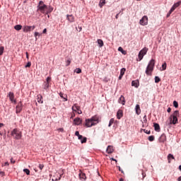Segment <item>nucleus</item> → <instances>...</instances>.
I'll return each mask as SVG.
<instances>
[{
	"label": "nucleus",
	"mask_w": 181,
	"mask_h": 181,
	"mask_svg": "<svg viewBox=\"0 0 181 181\" xmlns=\"http://www.w3.org/2000/svg\"><path fill=\"white\" fill-rule=\"evenodd\" d=\"M23 172L25 173H26V175H30V170H29V169H28V168L23 169Z\"/></svg>",
	"instance_id": "32"
},
{
	"label": "nucleus",
	"mask_w": 181,
	"mask_h": 181,
	"mask_svg": "<svg viewBox=\"0 0 181 181\" xmlns=\"http://www.w3.org/2000/svg\"><path fill=\"white\" fill-rule=\"evenodd\" d=\"M39 168H40V170H42L43 169V168H45V165H43V164H40V165H39Z\"/></svg>",
	"instance_id": "47"
},
{
	"label": "nucleus",
	"mask_w": 181,
	"mask_h": 181,
	"mask_svg": "<svg viewBox=\"0 0 181 181\" xmlns=\"http://www.w3.org/2000/svg\"><path fill=\"white\" fill-rule=\"evenodd\" d=\"M14 29L16 30H22V25H16L14 26Z\"/></svg>",
	"instance_id": "26"
},
{
	"label": "nucleus",
	"mask_w": 181,
	"mask_h": 181,
	"mask_svg": "<svg viewBox=\"0 0 181 181\" xmlns=\"http://www.w3.org/2000/svg\"><path fill=\"white\" fill-rule=\"evenodd\" d=\"M79 177H80V179H83V180H86V174L83 173H81L79 174Z\"/></svg>",
	"instance_id": "29"
},
{
	"label": "nucleus",
	"mask_w": 181,
	"mask_h": 181,
	"mask_svg": "<svg viewBox=\"0 0 181 181\" xmlns=\"http://www.w3.org/2000/svg\"><path fill=\"white\" fill-rule=\"evenodd\" d=\"M177 181H181V176L178 177Z\"/></svg>",
	"instance_id": "63"
},
{
	"label": "nucleus",
	"mask_w": 181,
	"mask_h": 181,
	"mask_svg": "<svg viewBox=\"0 0 181 181\" xmlns=\"http://www.w3.org/2000/svg\"><path fill=\"white\" fill-rule=\"evenodd\" d=\"M119 104H122V105H125V98L124 95H121L119 99Z\"/></svg>",
	"instance_id": "17"
},
{
	"label": "nucleus",
	"mask_w": 181,
	"mask_h": 181,
	"mask_svg": "<svg viewBox=\"0 0 181 181\" xmlns=\"http://www.w3.org/2000/svg\"><path fill=\"white\" fill-rule=\"evenodd\" d=\"M4 166H9V163L8 162H6L4 165Z\"/></svg>",
	"instance_id": "57"
},
{
	"label": "nucleus",
	"mask_w": 181,
	"mask_h": 181,
	"mask_svg": "<svg viewBox=\"0 0 181 181\" xmlns=\"http://www.w3.org/2000/svg\"><path fill=\"white\" fill-rule=\"evenodd\" d=\"M26 54V58L28 59V60H29V53L25 52Z\"/></svg>",
	"instance_id": "58"
},
{
	"label": "nucleus",
	"mask_w": 181,
	"mask_h": 181,
	"mask_svg": "<svg viewBox=\"0 0 181 181\" xmlns=\"http://www.w3.org/2000/svg\"><path fill=\"white\" fill-rule=\"evenodd\" d=\"M32 66V62H28L27 64L25 66V69H28V67H30Z\"/></svg>",
	"instance_id": "42"
},
{
	"label": "nucleus",
	"mask_w": 181,
	"mask_h": 181,
	"mask_svg": "<svg viewBox=\"0 0 181 181\" xmlns=\"http://www.w3.org/2000/svg\"><path fill=\"white\" fill-rule=\"evenodd\" d=\"M83 136L81 135H80L79 136H78V139H79V141H82L83 139Z\"/></svg>",
	"instance_id": "54"
},
{
	"label": "nucleus",
	"mask_w": 181,
	"mask_h": 181,
	"mask_svg": "<svg viewBox=\"0 0 181 181\" xmlns=\"http://www.w3.org/2000/svg\"><path fill=\"white\" fill-rule=\"evenodd\" d=\"M51 12H53V7H52L51 6H49V8H48V11H47V13H50Z\"/></svg>",
	"instance_id": "43"
},
{
	"label": "nucleus",
	"mask_w": 181,
	"mask_h": 181,
	"mask_svg": "<svg viewBox=\"0 0 181 181\" xmlns=\"http://www.w3.org/2000/svg\"><path fill=\"white\" fill-rule=\"evenodd\" d=\"M140 25L142 26H146L148 25V16H144L139 21Z\"/></svg>",
	"instance_id": "7"
},
{
	"label": "nucleus",
	"mask_w": 181,
	"mask_h": 181,
	"mask_svg": "<svg viewBox=\"0 0 181 181\" xmlns=\"http://www.w3.org/2000/svg\"><path fill=\"white\" fill-rule=\"evenodd\" d=\"M181 5V1L177 2V3H175L173 4V6H172L171 9H173V11H175V9H176V8H179V6H180Z\"/></svg>",
	"instance_id": "13"
},
{
	"label": "nucleus",
	"mask_w": 181,
	"mask_h": 181,
	"mask_svg": "<svg viewBox=\"0 0 181 181\" xmlns=\"http://www.w3.org/2000/svg\"><path fill=\"white\" fill-rule=\"evenodd\" d=\"M166 141V135L162 134L160 138H159V141L160 142H165Z\"/></svg>",
	"instance_id": "21"
},
{
	"label": "nucleus",
	"mask_w": 181,
	"mask_h": 181,
	"mask_svg": "<svg viewBox=\"0 0 181 181\" xmlns=\"http://www.w3.org/2000/svg\"><path fill=\"white\" fill-rule=\"evenodd\" d=\"M98 122H100V117L98 115H95L90 119H86L85 126H86L87 128H91V127L97 125Z\"/></svg>",
	"instance_id": "1"
},
{
	"label": "nucleus",
	"mask_w": 181,
	"mask_h": 181,
	"mask_svg": "<svg viewBox=\"0 0 181 181\" xmlns=\"http://www.w3.org/2000/svg\"><path fill=\"white\" fill-rule=\"evenodd\" d=\"M37 8V11H40L41 13H45L46 12V9H47V6H46V4H43L42 6H38Z\"/></svg>",
	"instance_id": "8"
},
{
	"label": "nucleus",
	"mask_w": 181,
	"mask_h": 181,
	"mask_svg": "<svg viewBox=\"0 0 181 181\" xmlns=\"http://www.w3.org/2000/svg\"><path fill=\"white\" fill-rule=\"evenodd\" d=\"M171 159H175V156H173V155H172L171 153L168 154V163H170V160Z\"/></svg>",
	"instance_id": "25"
},
{
	"label": "nucleus",
	"mask_w": 181,
	"mask_h": 181,
	"mask_svg": "<svg viewBox=\"0 0 181 181\" xmlns=\"http://www.w3.org/2000/svg\"><path fill=\"white\" fill-rule=\"evenodd\" d=\"M58 131H59V132H64V129H63V128H59V129H58Z\"/></svg>",
	"instance_id": "50"
},
{
	"label": "nucleus",
	"mask_w": 181,
	"mask_h": 181,
	"mask_svg": "<svg viewBox=\"0 0 181 181\" xmlns=\"http://www.w3.org/2000/svg\"><path fill=\"white\" fill-rule=\"evenodd\" d=\"M180 116V114L179 113V110H175L173 115L170 117V122L168 123V125H176L178 122L177 117Z\"/></svg>",
	"instance_id": "2"
},
{
	"label": "nucleus",
	"mask_w": 181,
	"mask_h": 181,
	"mask_svg": "<svg viewBox=\"0 0 181 181\" xmlns=\"http://www.w3.org/2000/svg\"><path fill=\"white\" fill-rule=\"evenodd\" d=\"M106 151L107 153H112L114 152V147H112V146H108Z\"/></svg>",
	"instance_id": "16"
},
{
	"label": "nucleus",
	"mask_w": 181,
	"mask_h": 181,
	"mask_svg": "<svg viewBox=\"0 0 181 181\" xmlns=\"http://www.w3.org/2000/svg\"><path fill=\"white\" fill-rule=\"evenodd\" d=\"M77 30H78V32H81V30H83V28L78 26Z\"/></svg>",
	"instance_id": "52"
},
{
	"label": "nucleus",
	"mask_w": 181,
	"mask_h": 181,
	"mask_svg": "<svg viewBox=\"0 0 181 181\" xmlns=\"http://www.w3.org/2000/svg\"><path fill=\"white\" fill-rule=\"evenodd\" d=\"M23 30L25 33H28V32H30V30H32V28L30 25H25L23 28Z\"/></svg>",
	"instance_id": "11"
},
{
	"label": "nucleus",
	"mask_w": 181,
	"mask_h": 181,
	"mask_svg": "<svg viewBox=\"0 0 181 181\" xmlns=\"http://www.w3.org/2000/svg\"><path fill=\"white\" fill-rule=\"evenodd\" d=\"M46 32H47V30L46 28H45L42 31V33H46Z\"/></svg>",
	"instance_id": "62"
},
{
	"label": "nucleus",
	"mask_w": 181,
	"mask_h": 181,
	"mask_svg": "<svg viewBox=\"0 0 181 181\" xmlns=\"http://www.w3.org/2000/svg\"><path fill=\"white\" fill-rule=\"evenodd\" d=\"M173 105L175 108H177V107H179V103H177L176 100H174Z\"/></svg>",
	"instance_id": "40"
},
{
	"label": "nucleus",
	"mask_w": 181,
	"mask_h": 181,
	"mask_svg": "<svg viewBox=\"0 0 181 181\" xmlns=\"http://www.w3.org/2000/svg\"><path fill=\"white\" fill-rule=\"evenodd\" d=\"M132 86L133 87H136V88H138V87L139 86V81H132Z\"/></svg>",
	"instance_id": "20"
},
{
	"label": "nucleus",
	"mask_w": 181,
	"mask_h": 181,
	"mask_svg": "<svg viewBox=\"0 0 181 181\" xmlns=\"http://www.w3.org/2000/svg\"><path fill=\"white\" fill-rule=\"evenodd\" d=\"M162 69L163 70H165L166 69V63L163 64Z\"/></svg>",
	"instance_id": "48"
},
{
	"label": "nucleus",
	"mask_w": 181,
	"mask_h": 181,
	"mask_svg": "<svg viewBox=\"0 0 181 181\" xmlns=\"http://www.w3.org/2000/svg\"><path fill=\"white\" fill-rule=\"evenodd\" d=\"M144 121H146V115H144Z\"/></svg>",
	"instance_id": "64"
},
{
	"label": "nucleus",
	"mask_w": 181,
	"mask_h": 181,
	"mask_svg": "<svg viewBox=\"0 0 181 181\" xmlns=\"http://www.w3.org/2000/svg\"><path fill=\"white\" fill-rule=\"evenodd\" d=\"M45 90H47L49 88V82H44L43 83Z\"/></svg>",
	"instance_id": "30"
},
{
	"label": "nucleus",
	"mask_w": 181,
	"mask_h": 181,
	"mask_svg": "<svg viewBox=\"0 0 181 181\" xmlns=\"http://www.w3.org/2000/svg\"><path fill=\"white\" fill-rule=\"evenodd\" d=\"M37 36H40V34L37 32L35 33V40H37Z\"/></svg>",
	"instance_id": "44"
},
{
	"label": "nucleus",
	"mask_w": 181,
	"mask_h": 181,
	"mask_svg": "<svg viewBox=\"0 0 181 181\" xmlns=\"http://www.w3.org/2000/svg\"><path fill=\"white\" fill-rule=\"evenodd\" d=\"M98 45H99V47H103V46H104V42L103 41V40H98Z\"/></svg>",
	"instance_id": "24"
},
{
	"label": "nucleus",
	"mask_w": 181,
	"mask_h": 181,
	"mask_svg": "<svg viewBox=\"0 0 181 181\" xmlns=\"http://www.w3.org/2000/svg\"><path fill=\"white\" fill-rule=\"evenodd\" d=\"M11 135L13 139L19 140L22 138V132L18 129H14L12 130Z\"/></svg>",
	"instance_id": "4"
},
{
	"label": "nucleus",
	"mask_w": 181,
	"mask_h": 181,
	"mask_svg": "<svg viewBox=\"0 0 181 181\" xmlns=\"http://www.w3.org/2000/svg\"><path fill=\"white\" fill-rule=\"evenodd\" d=\"M127 71V69L125 68H122L120 71V74L121 76H124V74H125V71Z\"/></svg>",
	"instance_id": "33"
},
{
	"label": "nucleus",
	"mask_w": 181,
	"mask_h": 181,
	"mask_svg": "<svg viewBox=\"0 0 181 181\" xmlns=\"http://www.w3.org/2000/svg\"><path fill=\"white\" fill-rule=\"evenodd\" d=\"M148 141H150V142H152V141H155V136H148Z\"/></svg>",
	"instance_id": "35"
},
{
	"label": "nucleus",
	"mask_w": 181,
	"mask_h": 181,
	"mask_svg": "<svg viewBox=\"0 0 181 181\" xmlns=\"http://www.w3.org/2000/svg\"><path fill=\"white\" fill-rule=\"evenodd\" d=\"M119 13H121V12H119V13H117V14L116 15V16H115V18H116V19H118V16H119Z\"/></svg>",
	"instance_id": "61"
},
{
	"label": "nucleus",
	"mask_w": 181,
	"mask_h": 181,
	"mask_svg": "<svg viewBox=\"0 0 181 181\" xmlns=\"http://www.w3.org/2000/svg\"><path fill=\"white\" fill-rule=\"evenodd\" d=\"M43 5H45L43 1H40L38 6H42Z\"/></svg>",
	"instance_id": "49"
},
{
	"label": "nucleus",
	"mask_w": 181,
	"mask_h": 181,
	"mask_svg": "<svg viewBox=\"0 0 181 181\" xmlns=\"http://www.w3.org/2000/svg\"><path fill=\"white\" fill-rule=\"evenodd\" d=\"M50 81H52V78L50 76H48L46 79V83H50Z\"/></svg>",
	"instance_id": "45"
},
{
	"label": "nucleus",
	"mask_w": 181,
	"mask_h": 181,
	"mask_svg": "<svg viewBox=\"0 0 181 181\" xmlns=\"http://www.w3.org/2000/svg\"><path fill=\"white\" fill-rule=\"evenodd\" d=\"M80 106L77 105V104H75L73 107H72V110L74 111L75 112H77V111L79 110Z\"/></svg>",
	"instance_id": "23"
},
{
	"label": "nucleus",
	"mask_w": 181,
	"mask_h": 181,
	"mask_svg": "<svg viewBox=\"0 0 181 181\" xmlns=\"http://www.w3.org/2000/svg\"><path fill=\"white\" fill-rule=\"evenodd\" d=\"M104 5H105V0H100L99 4L100 8H103Z\"/></svg>",
	"instance_id": "27"
},
{
	"label": "nucleus",
	"mask_w": 181,
	"mask_h": 181,
	"mask_svg": "<svg viewBox=\"0 0 181 181\" xmlns=\"http://www.w3.org/2000/svg\"><path fill=\"white\" fill-rule=\"evenodd\" d=\"M141 175L143 176L142 180H144V179H145V177H146V173H145V172L142 171Z\"/></svg>",
	"instance_id": "46"
},
{
	"label": "nucleus",
	"mask_w": 181,
	"mask_h": 181,
	"mask_svg": "<svg viewBox=\"0 0 181 181\" xmlns=\"http://www.w3.org/2000/svg\"><path fill=\"white\" fill-rule=\"evenodd\" d=\"M75 73H76L77 74H80V73H81V69L80 68H76L75 69Z\"/></svg>",
	"instance_id": "36"
},
{
	"label": "nucleus",
	"mask_w": 181,
	"mask_h": 181,
	"mask_svg": "<svg viewBox=\"0 0 181 181\" xmlns=\"http://www.w3.org/2000/svg\"><path fill=\"white\" fill-rule=\"evenodd\" d=\"M4 50H5V47H0V56H2V54H4Z\"/></svg>",
	"instance_id": "34"
},
{
	"label": "nucleus",
	"mask_w": 181,
	"mask_h": 181,
	"mask_svg": "<svg viewBox=\"0 0 181 181\" xmlns=\"http://www.w3.org/2000/svg\"><path fill=\"white\" fill-rule=\"evenodd\" d=\"M153 127H154V129H155V131H156V132H160V126H159V124L153 123Z\"/></svg>",
	"instance_id": "12"
},
{
	"label": "nucleus",
	"mask_w": 181,
	"mask_h": 181,
	"mask_svg": "<svg viewBox=\"0 0 181 181\" xmlns=\"http://www.w3.org/2000/svg\"><path fill=\"white\" fill-rule=\"evenodd\" d=\"M22 102H19L16 107V114H19L21 111H22Z\"/></svg>",
	"instance_id": "9"
},
{
	"label": "nucleus",
	"mask_w": 181,
	"mask_h": 181,
	"mask_svg": "<svg viewBox=\"0 0 181 181\" xmlns=\"http://www.w3.org/2000/svg\"><path fill=\"white\" fill-rule=\"evenodd\" d=\"M115 122V119H114V118L110 119L108 127H111V125H112V124H114Z\"/></svg>",
	"instance_id": "31"
},
{
	"label": "nucleus",
	"mask_w": 181,
	"mask_h": 181,
	"mask_svg": "<svg viewBox=\"0 0 181 181\" xmlns=\"http://www.w3.org/2000/svg\"><path fill=\"white\" fill-rule=\"evenodd\" d=\"M75 135H76V136H80V132H78V131H76L75 132Z\"/></svg>",
	"instance_id": "51"
},
{
	"label": "nucleus",
	"mask_w": 181,
	"mask_h": 181,
	"mask_svg": "<svg viewBox=\"0 0 181 181\" xmlns=\"http://www.w3.org/2000/svg\"><path fill=\"white\" fill-rule=\"evenodd\" d=\"M76 112H78V114H83V112H81V110H80V108L78 111H76Z\"/></svg>",
	"instance_id": "56"
},
{
	"label": "nucleus",
	"mask_w": 181,
	"mask_h": 181,
	"mask_svg": "<svg viewBox=\"0 0 181 181\" xmlns=\"http://www.w3.org/2000/svg\"><path fill=\"white\" fill-rule=\"evenodd\" d=\"M159 81H160V78H159L158 76H156L155 83H159Z\"/></svg>",
	"instance_id": "41"
},
{
	"label": "nucleus",
	"mask_w": 181,
	"mask_h": 181,
	"mask_svg": "<svg viewBox=\"0 0 181 181\" xmlns=\"http://www.w3.org/2000/svg\"><path fill=\"white\" fill-rule=\"evenodd\" d=\"M16 162L13 158H11V163H16Z\"/></svg>",
	"instance_id": "55"
},
{
	"label": "nucleus",
	"mask_w": 181,
	"mask_h": 181,
	"mask_svg": "<svg viewBox=\"0 0 181 181\" xmlns=\"http://www.w3.org/2000/svg\"><path fill=\"white\" fill-rule=\"evenodd\" d=\"M66 19L67 21H69V22H70V23H73V22H74V16L73 15H66Z\"/></svg>",
	"instance_id": "10"
},
{
	"label": "nucleus",
	"mask_w": 181,
	"mask_h": 181,
	"mask_svg": "<svg viewBox=\"0 0 181 181\" xmlns=\"http://www.w3.org/2000/svg\"><path fill=\"white\" fill-rule=\"evenodd\" d=\"M71 63V59H67L66 62V66H70Z\"/></svg>",
	"instance_id": "38"
},
{
	"label": "nucleus",
	"mask_w": 181,
	"mask_h": 181,
	"mask_svg": "<svg viewBox=\"0 0 181 181\" xmlns=\"http://www.w3.org/2000/svg\"><path fill=\"white\" fill-rule=\"evenodd\" d=\"M122 110H119L117 111V119H121V118H122Z\"/></svg>",
	"instance_id": "18"
},
{
	"label": "nucleus",
	"mask_w": 181,
	"mask_h": 181,
	"mask_svg": "<svg viewBox=\"0 0 181 181\" xmlns=\"http://www.w3.org/2000/svg\"><path fill=\"white\" fill-rule=\"evenodd\" d=\"M30 28H31V30H34V29L36 28V26L33 25V26H30Z\"/></svg>",
	"instance_id": "60"
},
{
	"label": "nucleus",
	"mask_w": 181,
	"mask_h": 181,
	"mask_svg": "<svg viewBox=\"0 0 181 181\" xmlns=\"http://www.w3.org/2000/svg\"><path fill=\"white\" fill-rule=\"evenodd\" d=\"M37 101L39 104H43V96L42 95H37Z\"/></svg>",
	"instance_id": "14"
},
{
	"label": "nucleus",
	"mask_w": 181,
	"mask_h": 181,
	"mask_svg": "<svg viewBox=\"0 0 181 181\" xmlns=\"http://www.w3.org/2000/svg\"><path fill=\"white\" fill-rule=\"evenodd\" d=\"M81 119H80V117H76L74 119V122L75 124V125H80V124H81Z\"/></svg>",
	"instance_id": "15"
},
{
	"label": "nucleus",
	"mask_w": 181,
	"mask_h": 181,
	"mask_svg": "<svg viewBox=\"0 0 181 181\" xmlns=\"http://www.w3.org/2000/svg\"><path fill=\"white\" fill-rule=\"evenodd\" d=\"M172 111V109L170 107H168L167 110V112H170Z\"/></svg>",
	"instance_id": "59"
},
{
	"label": "nucleus",
	"mask_w": 181,
	"mask_h": 181,
	"mask_svg": "<svg viewBox=\"0 0 181 181\" xmlns=\"http://www.w3.org/2000/svg\"><path fill=\"white\" fill-rule=\"evenodd\" d=\"M59 96L61 97V98H63L64 101H67V95L63 93H59Z\"/></svg>",
	"instance_id": "22"
},
{
	"label": "nucleus",
	"mask_w": 181,
	"mask_h": 181,
	"mask_svg": "<svg viewBox=\"0 0 181 181\" xmlns=\"http://www.w3.org/2000/svg\"><path fill=\"white\" fill-rule=\"evenodd\" d=\"M118 51L121 52V53H122V54H127V51L124 50V49H122V47H119L118 48Z\"/></svg>",
	"instance_id": "28"
},
{
	"label": "nucleus",
	"mask_w": 181,
	"mask_h": 181,
	"mask_svg": "<svg viewBox=\"0 0 181 181\" xmlns=\"http://www.w3.org/2000/svg\"><path fill=\"white\" fill-rule=\"evenodd\" d=\"M146 53H148V48H146V47L143 48L139 52L138 57L139 59V62H141V60H142L144 59V56H145V54H146Z\"/></svg>",
	"instance_id": "5"
},
{
	"label": "nucleus",
	"mask_w": 181,
	"mask_h": 181,
	"mask_svg": "<svg viewBox=\"0 0 181 181\" xmlns=\"http://www.w3.org/2000/svg\"><path fill=\"white\" fill-rule=\"evenodd\" d=\"M1 176H5V173L4 171H0Z\"/></svg>",
	"instance_id": "53"
},
{
	"label": "nucleus",
	"mask_w": 181,
	"mask_h": 181,
	"mask_svg": "<svg viewBox=\"0 0 181 181\" xmlns=\"http://www.w3.org/2000/svg\"><path fill=\"white\" fill-rule=\"evenodd\" d=\"M7 97L9 98V100L11 103H13V104H16V99H15V94H13V92H9L8 93Z\"/></svg>",
	"instance_id": "6"
},
{
	"label": "nucleus",
	"mask_w": 181,
	"mask_h": 181,
	"mask_svg": "<svg viewBox=\"0 0 181 181\" xmlns=\"http://www.w3.org/2000/svg\"><path fill=\"white\" fill-rule=\"evenodd\" d=\"M155 67V59H151L146 69V74L147 76H152V71H153V69Z\"/></svg>",
	"instance_id": "3"
},
{
	"label": "nucleus",
	"mask_w": 181,
	"mask_h": 181,
	"mask_svg": "<svg viewBox=\"0 0 181 181\" xmlns=\"http://www.w3.org/2000/svg\"><path fill=\"white\" fill-rule=\"evenodd\" d=\"M135 111L137 115H139V114H141V107L139 106V105H136Z\"/></svg>",
	"instance_id": "19"
},
{
	"label": "nucleus",
	"mask_w": 181,
	"mask_h": 181,
	"mask_svg": "<svg viewBox=\"0 0 181 181\" xmlns=\"http://www.w3.org/2000/svg\"><path fill=\"white\" fill-rule=\"evenodd\" d=\"M173 11H174V10L170 8L169 12L167 13V18H169V16H170V15L172 14V12H173Z\"/></svg>",
	"instance_id": "37"
},
{
	"label": "nucleus",
	"mask_w": 181,
	"mask_h": 181,
	"mask_svg": "<svg viewBox=\"0 0 181 181\" xmlns=\"http://www.w3.org/2000/svg\"><path fill=\"white\" fill-rule=\"evenodd\" d=\"M81 144H86L87 142V137H83L82 140H81Z\"/></svg>",
	"instance_id": "39"
}]
</instances>
